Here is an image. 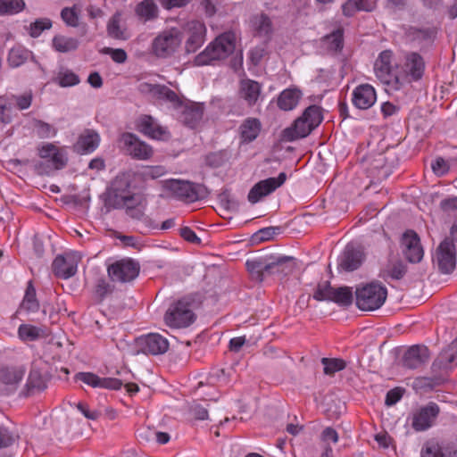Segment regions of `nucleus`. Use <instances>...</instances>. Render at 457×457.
I'll use <instances>...</instances> for the list:
<instances>
[{
	"label": "nucleus",
	"mask_w": 457,
	"mask_h": 457,
	"mask_svg": "<svg viewBox=\"0 0 457 457\" xmlns=\"http://www.w3.org/2000/svg\"><path fill=\"white\" fill-rule=\"evenodd\" d=\"M79 46V41L75 37L57 35L53 38V47L60 53L74 51Z\"/></svg>",
	"instance_id": "e433bc0d"
},
{
	"label": "nucleus",
	"mask_w": 457,
	"mask_h": 457,
	"mask_svg": "<svg viewBox=\"0 0 457 457\" xmlns=\"http://www.w3.org/2000/svg\"><path fill=\"white\" fill-rule=\"evenodd\" d=\"M138 130L145 136L155 139L166 141L170 137L167 128L160 125L158 121L150 115H143L137 120Z\"/></svg>",
	"instance_id": "a211bd4d"
},
{
	"label": "nucleus",
	"mask_w": 457,
	"mask_h": 457,
	"mask_svg": "<svg viewBox=\"0 0 457 457\" xmlns=\"http://www.w3.org/2000/svg\"><path fill=\"white\" fill-rule=\"evenodd\" d=\"M107 31L110 37L116 39H127L128 36L124 29L120 27V13L116 12L109 21Z\"/></svg>",
	"instance_id": "79ce46f5"
},
{
	"label": "nucleus",
	"mask_w": 457,
	"mask_h": 457,
	"mask_svg": "<svg viewBox=\"0 0 457 457\" xmlns=\"http://www.w3.org/2000/svg\"><path fill=\"white\" fill-rule=\"evenodd\" d=\"M333 287L330 286L329 282L325 281L318 284L312 297L317 301H328L331 302L333 295Z\"/></svg>",
	"instance_id": "09e8293b"
},
{
	"label": "nucleus",
	"mask_w": 457,
	"mask_h": 457,
	"mask_svg": "<svg viewBox=\"0 0 457 457\" xmlns=\"http://www.w3.org/2000/svg\"><path fill=\"white\" fill-rule=\"evenodd\" d=\"M195 319L194 303L187 297L172 303L164 314L165 324L172 328H187Z\"/></svg>",
	"instance_id": "39448f33"
},
{
	"label": "nucleus",
	"mask_w": 457,
	"mask_h": 457,
	"mask_svg": "<svg viewBox=\"0 0 457 457\" xmlns=\"http://www.w3.org/2000/svg\"><path fill=\"white\" fill-rule=\"evenodd\" d=\"M321 363L324 366V373L327 375H333L345 368V362L342 359L323 358Z\"/></svg>",
	"instance_id": "8fccbe9b"
},
{
	"label": "nucleus",
	"mask_w": 457,
	"mask_h": 457,
	"mask_svg": "<svg viewBox=\"0 0 457 457\" xmlns=\"http://www.w3.org/2000/svg\"><path fill=\"white\" fill-rule=\"evenodd\" d=\"M142 351L153 355L162 354L169 349V342L166 337L157 333H150L140 338Z\"/></svg>",
	"instance_id": "4be33fe9"
},
{
	"label": "nucleus",
	"mask_w": 457,
	"mask_h": 457,
	"mask_svg": "<svg viewBox=\"0 0 457 457\" xmlns=\"http://www.w3.org/2000/svg\"><path fill=\"white\" fill-rule=\"evenodd\" d=\"M252 29L261 37L268 36L272 30L270 18L265 14H258L251 19Z\"/></svg>",
	"instance_id": "4c0bfd02"
},
{
	"label": "nucleus",
	"mask_w": 457,
	"mask_h": 457,
	"mask_svg": "<svg viewBox=\"0 0 457 457\" xmlns=\"http://www.w3.org/2000/svg\"><path fill=\"white\" fill-rule=\"evenodd\" d=\"M331 302L341 306L350 305L353 302V291L348 287H341L333 289Z\"/></svg>",
	"instance_id": "c03bdc74"
},
{
	"label": "nucleus",
	"mask_w": 457,
	"mask_h": 457,
	"mask_svg": "<svg viewBox=\"0 0 457 457\" xmlns=\"http://www.w3.org/2000/svg\"><path fill=\"white\" fill-rule=\"evenodd\" d=\"M100 144V136L92 129H86L78 138L75 145L77 152L87 154L93 153Z\"/></svg>",
	"instance_id": "bb28decb"
},
{
	"label": "nucleus",
	"mask_w": 457,
	"mask_h": 457,
	"mask_svg": "<svg viewBox=\"0 0 457 457\" xmlns=\"http://www.w3.org/2000/svg\"><path fill=\"white\" fill-rule=\"evenodd\" d=\"M39 161L35 164V170L39 175L51 176L55 171L62 170L68 162V153L64 147L54 143H43L37 147Z\"/></svg>",
	"instance_id": "7ed1b4c3"
},
{
	"label": "nucleus",
	"mask_w": 457,
	"mask_h": 457,
	"mask_svg": "<svg viewBox=\"0 0 457 457\" xmlns=\"http://www.w3.org/2000/svg\"><path fill=\"white\" fill-rule=\"evenodd\" d=\"M36 132L39 137L46 138L56 135V129L50 124L38 120L36 122Z\"/></svg>",
	"instance_id": "864d4df0"
},
{
	"label": "nucleus",
	"mask_w": 457,
	"mask_h": 457,
	"mask_svg": "<svg viewBox=\"0 0 457 457\" xmlns=\"http://www.w3.org/2000/svg\"><path fill=\"white\" fill-rule=\"evenodd\" d=\"M406 271L407 267L401 260H392L382 269L380 277L385 280H399L404 277Z\"/></svg>",
	"instance_id": "473e14b6"
},
{
	"label": "nucleus",
	"mask_w": 457,
	"mask_h": 457,
	"mask_svg": "<svg viewBox=\"0 0 457 457\" xmlns=\"http://www.w3.org/2000/svg\"><path fill=\"white\" fill-rule=\"evenodd\" d=\"M53 82L59 85L61 87H69L79 84L80 79L73 71L62 67L54 77Z\"/></svg>",
	"instance_id": "c9c22d12"
},
{
	"label": "nucleus",
	"mask_w": 457,
	"mask_h": 457,
	"mask_svg": "<svg viewBox=\"0 0 457 457\" xmlns=\"http://www.w3.org/2000/svg\"><path fill=\"white\" fill-rule=\"evenodd\" d=\"M262 129V123L257 118H247L241 124L240 137L243 142L250 143L257 138Z\"/></svg>",
	"instance_id": "2f4dec72"
},
{
	"label": "nucleus",
	"mask_w": 457,
	"mask_h": 457,
	"mask_svg": "<svg viewBox=\"0 0 457 457\" xmlns=\"http://www.w3.org/2000/svg\"><path fill=\"white\" fill-rule=\"evenodd\" d=\"M182 34H186L185 48L187 53H194L200 48L205 41L206 26L197 20H192L184 24Z\"/></svg>",
	"instance_id": "1a4fd4ad"
},
{
	"label": "nucleus",
	"mask_w": 457,
	"mask_h": 457,
	"mask_svg": "<svg viewBox=\"0 0 457 457\" xmlns=\"http://www.w3.org/2000/svg\"><path fill=\"white\" fill-rule=\"evenodd\" d=\"M424 70L423 58L417 53H410L404 56L402 62H399L398 74L403 76L407 80V85H409L411 80L420 79Z\"/></svg>",
	"instance_id": "9b49d317"
},
{
	"label": "nucleus",
	"mask_w": 457,
	"mask_h": 457,
	"mask_svg": "<svg viewBox=\"0 0 457 457\" xmlns=\"http://www.w3.org/2000/svg\"><path fill=\"white\" fill-rule=\"evenodd\" d=\"M120 142L122 143L126 153L134 159L149 160L154 154L152 146L140 140L134 134H123L121 136Z\"/></svg>",
	"instance_id": "f8f14e48"
},
{
	"label": "nucleus",
	"mask_w": 457,
	"mask_h": 457,
	"mask_svg": "<svg viewBox=\"0 0 457 457\" xmlns=\"http://www.w3.org/2000/svg\"><path fill=\"white\" fill-rule=\"evenodd\" d=\"M31 52L22 46L12 47L8 54L7 62L12 68L22 65L30 57Z\"/></svg>",
	"instance_id": "58836bf2"
},
{
	"label": "nucleus",
	"mask_w": 457,
	"mask_h": 457,
	"mask_svg": "<svg viewBox=\"0 0 457 457\" xmlns=\"http://www.w3.org/2000/svg\"><path fill=\"white\" fill-rule=\"evenodd\" d=\"M323 46L330 52H339L344 46L343 29H337L323 37Z\"/></svg>",
	"instance_id": "ea45409f"
},
{
	"label": "nucleus",
	"mask_w": 457,
	"mask_h": 457,
	"mask_svg": "<svg viewBox=\"0 0 457 457\" xmlns=\"http://www.w3.org/2000/svg\"><path fill=\"white\" fill-rule=\"evenodd\" d=\"M237 37L228 31L218 36L194 60L196 66L212 65L216 61L224 60L235 50Z\"/></svg>",
	"instance_id": "f03ea898"
},
{
	"label": "nucleus",
	"mask_w": 457,
	"mask_h": 457,
	"mask_svg": "<svg viewBox=\"0 0 457 457\" xmlns=\"http://www.w3.org/2000/svg\"><path fill=\"white\" fill-rule=\"evenodd\" d=\"M130 180L127 174L118 175L112 183V190L114 195L120 198L125 204L133 199L129 192Z\"/></svg>",
	"instance_id": "7c9ffc66"
},
{
	"label": "nucleus",
	"mask_w": 457,
	"mask_h": 457,
	"mask_svg": "<svg viewBox=\"0 0 457 457\" xmlns=\"http://www.w3.org/2000/svg\"><path fill=\"white\" fill-rule=\"evenodd\" d=\"M394 54L391 50L382 51L374 63L376 78L386 87L387 91H399L407 86V80L398 74L399 62L394 66Z\"/></svg>",
	"instance_id": "f257e3e1"
},
{
	"label": "nucleus",
	"mask_w": 457,
	"mask_h": 457,
	"mask_svg": "<svg viewBox=\"0 0 457 457\" xmlns=\"http://www.w3.org/2000/svg\"><path fill=\"white\" fill-rule=\"evenodd\" d=\"M75 379L94 388L119 390L122 386V382L119 378H101L92 372H79L75 375Z\"/></svg>",
	"instance_id": "412c9836"
},
{
	"label": "nucleus",
	"mask_w": 457,
	"mask_h": 457,
	"mask_svg": "<svg viewBox=\"0 0 457 457\" xmlns=\"http://www.w3.org/2000/svg\"><path fill=\"white\" fill-rule=\"evenodd\" d=\"M401 248L405 258L411 263H418L423 258L424 251L420 237L412 230H408L403 235Z\"/></svg>",
	"instance_id": "2eb2a0df"
},
{
	"label": "nucleus",
	"mask_w": 457,
	"mask_h": 457,
	"mask_svg": "<svg viewBox=\"0 0 457 457\" xmlns=\"http://www.w3.org/2000/svg\"><path fill=\"white\" fill-rule=\"evenodd\" d=\"M158 8L153 0H144L136 7V13L145 21H150L157 16Z\"/></svg>",
	"instance_id": "a19ab883"
},
{
	"label": "nucleus",
	"mask_w": 457,
	"mask_h": 457,
	"mask_svg": "<svg viewBox=\"0 0 457 457\" xmlns=\"http://www.w3.org/2000/svg\"><path fill=\"white\" fill-rule=\"evenodd\" d=\"M431 169L436 176L442 177L448 173L450 165L444 158L437 157L432 162Z\"/></svg>",
	"instance_id": "5fc2aeb1"
},
{
	"label": "nucleus",
	"mask_w": 457,
	"mask_h": 457,
	"mask_svg": "<svg viewBox=\"0 0 457 457\" xmlns=\"http://www.w3.org/2000/svg\"><path fill=\"white\" fill-rule=\"evenodd\" d=\"M364 260V253L360 247L347 245L339 260V267L346 271H353L360 267Z\"/></svg>",
	"instance_id": "5701e85b"
},
{
	"label": "nucleus",
	"mask_w": 457,
	"mask_h": 457,
	"mask_svg": "<svg viewBox=\"0 0 457 457\" xmlns=\"http://www.w3.org/2000/svg\"><path fill=\"white\" fill-rule=\"evenodd\" d=\"M45 387L46 383L41 373L36 370H30L26 383L28 394L34 390H43Z\"/></svg>",
	"instance_id": "49530a36"
},
{
	"label": "nucleus",
	"mask_w": 457,
	"mask_h": 457,
	"mask_svg": "<svg viewBox=\"0 0 457 457\" xmlns=\"http://www.w3.org/2000/svg\"><path fill=\"white\" fill-rule=\"evenodd\" d=\"M79 260L80 255L78 253L58 255L54 260L53 271L61 278H70L76 274Z\"/></svg>",
	"instance_id": "dca6fc26"
},
{
	"label": "nucleus",
	"mask_w": 457,
	"mask_h": 457,
	"mask_svg": "<svg viewBox=\"0 0 457 457\" xmlns=\"http://www.w3.org/2000/svg\"><path fill=\"white\" fill-rule=\"evenodd\" d=\"M312 130V126L301 116L292 126L283 130L282 137L284 140L291 142L307 137Z\"/></svg>",
	"instance_id": "cd10ccee"
},
{
	"label": "nucleus",
	"mask_w": 457,
	"mask_h": 457,
	"mask_svg": "<svg viewBox=\"0 0 457 457\" xmlns=\"http://www.w3.org/2000/svg\"><path fill=\"white\" fill-rule=\"evenodd\" d=\"M420 457H457V441L430 439L422 445Z\"/></svg>",
	"instance_id": "ddd939ff"
},
{
	"label": "nucleus",
	"mask_w": 457,
	"mask_h": 457,
	"mask_svg": "<svg viewBox=\"0 0 457 457\" xmlns=\"http://www.w3.org/2000/svg\"><path fill=\"white\" fill-rule=\"evenodd\" d=\"M138 262L131 259H121L108 266V275L112 281L127 283L135 279L139 273Z\"/></svg>",
	"instance_id": "6e6552de"
},
{
	"label": "nucleus",
	"mask_w": 457,
	"mask_h": 457,
	"mask_svg": "<svg viewBox=\"0 0 457 457\" xmlns=\"http://www.w3.org/2000/svg\"><path fill=\"white\" fill-rule=\"evenodd\" d=\"M302 96V91L297 87L286 88L278 97V106L283 111H292L297 106Z\"/></svg>",
	"instance_id": "c756f323"
},
{
	"label": "nucleus",
	"mask_w": 457,
	"mask_h": 457,
	"mask_svg": "<svg viewBox=\"0 0 457 457\" xmlns=\"http://www.w3.org/2000/svg\"><path fill=\"white\" fill-rule=\"evenodd\" d=\"M191 413L192 415L199 420H204L208 419V411L206 407L202 406L199 403H194L191 406Z\"/></svg>",
	"instance_id": "338daca9"
},
{
	"label": "nucleus",
	"mask_w": 457,
	"mask_h": 457,
	"mask_svg": "<svg viewBox=\"0 0 457 457\" xmlns=\"http://www.w3.org/2000/svg\"><path fill=\"white\" fill-rule=\"evenodd\" d=\"M280 232V228L278 227H268L260 229L256 236L261 240H270L275 235L278 234Z\"/></svg>",
	"instance_id": "0e129e2a"
},
{
	"label": "nucleus",
	"mask_w": 457,
	"mask_h": 457,
	"mask_svg": "<svg viewBox=\"0 0 457 457\" xmlns=\"http://www.w3.org/2000/svg\"><path fill=\"white\" fill-rule=\"evenodd\" d=\"M283 259L278 258L269 262L262 259L248 260L245 264L250 272L263 276L265 273L272 272L274 269H277Z\"/></svg>",
	"instance_id": "f704fd0d"
},
{
	"label": "nucleus",
	"mask_w": 457,
	"mask_h": 457,
	"mask_svg": "<svg viewBox=\"0 0 457 457\" xmlns=\"http://www.w3.org/2000/svg\"><path fill=\"white\" fill-rule=\"evenodd\" d=\"M14 99L20 110H26L31 105L32 94L26 92L21 96H14Z\"/></svg>",
	"instance_id": "e2e57ef3"
},
{
	"label": "nucleus",
	"mask_w": 457,
	"mask_h": 457,
	"mask_svg": "<svg viewBox=\"0 0 457 457\" xmlns=\"http://www.w3.org/2000/svg\"><path fill=\"white\" fill-rule=\"evenodd\" d=\"M144 433L150 434L151 436H154V438L156 439V441L159 444H162V445H164V444L168 443L170 441V435L168 433H165V432H157V431H151V430L144 431L143 429L138 432V436L140 438L144 439L145 438ZM145 439H147L146 436H145Z\"/></svg>",
	"instance_id": "bf43d9fd"
},
{
	"label": "nucleus",
	"mask_w": 457,
	"mask_h": 457,
	"mask_svg": "<svg viewBox=\"0 0 457 457\" xmlns=\"http://www.w3.org/2000/svg\"><path fill=\"white\" fill-rule=\"evenodd\" d=\"M165 188L170 194L186 202H195L198 199V192L194 185L186 180L170 179L165 182Z\"/></svg>",
	"instance_id": "aec40b11"
},
{
	"label": "nucleus",
	"mask_w": 457,
	"mask_h": 457,
	"mask_svg": "<svg viewBox=\"0 0 457 457\" xmlns=\"http://www.w3.org/2000/svg\"><path fill=\"white\" fill-rule=\"evenodd\" d=\"M183 41L181 29L171 27L159 32L151 43V52L157 57H171L180 48Z\"/></svg>",
	"instance_id": "20e7f679"
},
{
	"label": "nucleus",
	"mask_w": 457,
	"mask_h": 457,
	"mask_svg": "<svg viewBox=\"0 0 457 457\" xmlns=\"http://www.w3.org/2000/svg\"><path fill=\"white\" fill-rule=\"evenodd\" d=\"M159 86L160 85H158V84L141 82V83H139L137 88L142 94H145V95L150 96L152 99H154V95H156Z\"/></svg>",
	"instance_id": "69168bd1"
},
{
	"label": "nucleus",
	"mask_w": 457,
	"mask_h": 457,
	"mask_svg": "<svg viewBox=\"0 0 457 457\" xmlns=\"http://www.w3.org/2000/svg\"><path fill=\"white\" fill-rule=\"evenodd\" d=\"M429 359L428 349L424 345H413L403 355V365L409 369H418Z\"/></svg>",
	"instance_id": "b1692460"
},
{
	"label": "nucleus",
	"mask_w": 457,
	"mask_h": 457,
	"mask_svg": "<svg viewBox=\"0 0 457 457\" xmlns=\"http://www.w3.org/2000/svg\"><path fill=\"white\" fill-rule=\"evenodd\" d=\"M344 15L347 17L353 16L356 12L361 11L358 0H348L342 5Z\"/></svg>",
	"instance_id": "052dcab7"
},
{
	"label": "nucleus",
	"mask_w": 457,
	"mask_h": 457,
	"mask_svg": "<svg viewBox=\"0 0 457 457\" xmlns=\"http://www.w3.org/2000/svg\"><path fill=\"white\" fill-rule=\"evenodd\" d=\"M457 366V338L433 362L435 370H447Z\"/></svg>",
	"instance_id": "a878e982"
},
{
	"label": "nucleus",
	"mask_w": 457,
	"mask_h": 457,
	"mask_svg": "<svg viewBox=\"0 0 457 457\" xmlns=\"http://www.w3.org/2000/svg\"><path fill=\"white\" fill-rule=\"evenodd\" d=\"M377 102V92L373 86L368 83L358 85L352 93V103L360 110H368Z\"/></svg>",
	"instance_id": "6ab92c4d"
},
{
	"label": "nucleus",
	"mask_w": 457,
	"mask_h": 457,
	"mask_svg": "<svg viewBox=\"0 0 457 457\" xmlns=\"http://www.w3.org/2000/svg\"><path fill=\"white\" fill-rule=\"evenodd\" d=\"M38 307L39 304L36 298V290L32 287L31 282H29L26 290L25 296L21 304V310L26 311L27 312H34L38 310Z\"/></svg>",
	"instance_id": "37998d69"
},
{
	"label": "nucleus",
	"mask_w": 457,
	"mask_h": 457,
	"mask_svg": "<svg viewBox=\"0 0 457 457\" xmlns=\"http://www.w3.org/2000/svg\"><path fill=\"white\" fill-rule=\"evenodd\" d=\"M302 117H303V119L308 122L310 126H312L313 129L320 124L323 119L321 110L317 105L309 106L304 111Z\"/></svg>",
	"instance_id": "de8ad7c7"
},
{
	"label": "nucleus",
	"mask_w": 457,
	"mask_h": 457,
	"mask_svg": "<svg viewBox=\"0 0 457 457\" xmlns=\"http://www.w3.org/2000/svg\"><path fill=\"white\" fill-rule=\"evenodd\" d=\"M356 305L361 311L371 312L379 309L386 302L387 289L378 282H371L355 291Z\"/></svg>",
	"instance_id": "423d86ee"
},
{
	"label": "nucleus",
	"mask_w": 457,
	"mask_h": 457,
	"mask_svg": "<svg viewBox=\"0 0 457 457\" xmlns=\"http://www.w3.org/2000/svg\"><path fill=\"white\" fill-rule=\"evenodd\" d=\"M179 111V120L190 128H195L203 118V112L199 107L184 104Z\"/></svg>",
	"instance_id": "72a5a7b5"
},
{
	"label": "nucleus",
	"mask_w": 457,
	"mask_h": 457,
	"mask_svg": "<svg viewBox=\"0 0 457 457\" xmlns=\"http://www.w3.org/2000/svg\"><path fill=\"white\" fill-rule=\"evenodd\" d=\"M434 263L445 274L451 273L456 266L455 245L452 240L445 239L440 243L433 257Z\"/></svg>",
	"instance_id": "9d476101"
},
{
	"label": "nucleus",
	"mask_w": 457,
	"mask_h": 457,
	"mask_svg": "<svg viewBox=\"0 0 457 457\" xmlns=\"http://www.w3.org/2000/svg\"><path fill=\"white\" fill-rule=\"evenodd\" d=\"M52 27V21L47 18H41L36 20L29 25V33L31 37H38L45 29H49Z\"/></svg>",
	"instance_id": "3c124183"
},
{
	"label": "nucleus",
	"mask_w": 457,
	"mask_h": 457,
	"mask_svg": "<svg viewBox=\"0 0 457 457\" xmlns=\"http://www.w3.org/2000/svg\"><path fill=\"white\" fill-rule=\"evenodd\" d=\"M106 53L110 54L112 59L117 63H123L127 60V54L123 49H112L108 48Z\"/></svg>",
	"instance_id": "774afa93"
},
{
	"label": "nucleus",
	"mask_w": 457,
	"mask_h": 457,
	"mask_svg": "<svg viewBox=\"0 0 457 457\" xmlns=\"http://www.w3.org/2000/svg\"><path fill=\"white\" fill-rule=\"evenodd\" d=\"M287 180L285 172L279 173L277 178H269L255 184L248 193V201L252 204L258 203L262 197L274 192Z\"/></svg>",
	"instance_id": "4468645a"
},
{
	"label": "nucleus",
	"mask_w": 457,
	"mask_h": 457,
	"mask_svg": "<svg viewBox=\"0 0 457 457\" xmlns=\"http://www.w3.org/2000/svg\"><path fill=\"white\" fill-rule=\"evenodd\" d=\"M238 96L248 107L260 104L263 100L262 86L250 79H242L239 84Z\"/></svg>",
	"instance_id": "f3484780"
},
{
	"label": "nucleus",
	"mask_w": 457,
	"mask_h": 457,
	"mask_svg": "<svg viewBox=\"0 0 457 457\" xmlns=\"http://www.w3.org/2000/svg\"><path fill=\"white\" fill-rule=\"evenodd\" d=\"M26 373L23 366L4 367L0 369V384L8 389H15Z\"/></svg>",
	"instance_id": "393cba45"
},
{
	"label": "nucleus",
	"mask_w": 457,
	"mask_h": 457,
	"mask_svg": "<svg viewBox=\"0 0 457 457\" xmlns=\"http://www.w3.org/2000/svg\"><path fill=\"white\" fill-rule=\"evenodd\" d=\"M165 169L162 166H146L141 172L145 179H157L164 175Z\"/></svg>",
	"instance_id": "6e6d98bb"
},
{
	"label": "nucleus",
	"mask_w": 457,
	"mask_h": 457,
	"mask_svg": "<svg viewBox=\"0 0 457 457\" xmlns=\"http://www.w3.org/2000/svg\"><path fill=\"white\" fill-rule=\"evenodd\" d=\"M25 7L23 0H0V15H13Z\"/></svg>",
	"instance_id": "a18cd8bd"
},
{
	"label": "nucleus",
	"mask_w": 457,
	"mask_h": 457,
	"mask_svg": "<svg viewBox=\"0 0 457 457\" xmlns=\"http://www.w3.org/2000/svg\"><path fill=\"white\" fill-rule=\"evenodd\" d=\"M62 21L71 27H77L79 25V12L76 7H65L61 12Z\"/></svg>",
	"instance_id": "603ef678"
},
{
	"label": "nucleus",
	"mask_w": 457,
	"mask_h": 457,
	"mask_svg": "<svg viewBox=\"0 0 457 457\" xmlns=\"http://www.w3.org/2000/svg\"><path fill=\"white\" fill-rule=\"evenodd\" d=\"M164 103L169 104L170 108L178 111L183 107V104H185L183 99L171 89L170 92H168V95H166Z\"/></svg>",
	"instance_id": "4d7b16f0"
},
{
	"label": "nucleus",
	"mask_w": 457,
	"mask_h": 457,
	"mask_svg": "<svg viewBox=\"0 0 457 457\" xmlns=\"http://www.w3.org/2000/svg\"><path fill=\"white\" fill-rule=\"evenodd\" d=\"M439 412L438 405L435 403H429L413 411L408 417L407 421L416 432L425 431L434 425Z\"/></svg>",
	"instance_id": "0eeeda50"
},
{
	"label": "nucleus",
	"mask_w": 457,
	"mask_h": 457,
	"mask_svg": "<svg viewBox=\"0 0 457 457\" xmlns=\"http://www.w3.org/2000/svg\"><path fill=\"white\" fill-rule=\"evenodd\" d=\"M76 407L87 420H96L100 417L98 411L91 410L85 403L79 402L76 404Z\"/></svg>",
	"instance_id": "13d9d810"
},
{
	"label": "nucleus",
	"mask_w": 457,
	"mask_h": 457,
	"mask_svg": "<svg viewBox=\"0 0 457 457\" xmlns=\"http://www.w3.org/2000/svg\"><path fill=\"white\" fill-rule=\"evenodd\" d=\"M18 337L22 342H32L46 338L49 331L46 327H37L31 324H21L18 328Z\"/></svg>",
	"instance_id": "c85d7f7f"
},
{
	"label": "nucleus",
	"mask_w": 457,
	"mask_h": 457,
	"mask_svg": "<svg viewBox=\"0 0 457 457\" xmlns=\"http://www.w3.org/2000/svg\"><path fill=\"white\" fill-rule=\"evenodd\" d=\"M13 442L14 436L3 424H0V447H7Z\"/></svg>",
	"instance_id": "680f3d73"
}]
</instances>
